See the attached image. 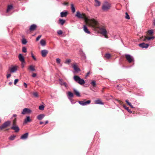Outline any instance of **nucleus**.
I'll use <instances>...</instances> for the list:
<instances>
[{"label": "nucleus", "mask_w": 155, "mask_h": 155, "mask_svg": "<svg viewBox=\"0 0 155 155\" xmlns=\"http://www.w3.org/2000/svg\"><path fill=\"white\" fill-rule=\"evenodd\" d=\"M13 116L14 117H16L17 116V115L16 114H14L13 115Z\"/></svg>", "instance_id": "obj_60"}, {"label": "nucleus", "mask_w": 155, "mask_h": 155, "mask_svg": "<svg viewBox=\"0 0 155 155\" xmlns=\"http://www.w3.org/2000/svg\"><path fill=\"white\" fill-rule=\"evenodd\" d=\"M32 94L33 97H39L38 93L37 92H33Z\"/></svg>", "instance_id": "obj_27"}, {"label": "nucleus", "mask_w": 155, "mask_h": 155, "mask_svg": "<svg viewBox=\"0 0 155 155\" xmlns=\"http://www.w3.org/2000/svg\"><path fill=\"white\" fill-rule=\"evenodd\" d=\"M83 30L84 32L88 34H90L91 32L88 30L87 27L86 25H84L83 26Z\"/></svg>", "instance_id": "obj_16"}, {"label": "nucleus", "mask_w": 155, "mask_h": 155, "mask_svg": "<svg viewBox=\"0 0 155 155\" xmlns=\"http://www.w3.org/2000/svg\"><path fill=\"white\" fill-rule=\"evenodd\" d=\"M95 103L98 104H103L102 102L99 100H97L95 101Z\"/></svg>", "instance_id": "obj_30"}, {"label": "nucleus", "mask_w": 155, "mask_h": 155, "mask_svg": "<svg viewBox=\"0 0 155 155\" xmlns=\"http://www.w3.org/2000/svg\"><path fill=\"white\" fill-rule=\"evenodd\" d=\"M60 81V84L61 85H64L65 87H68L67 84L65 82L63 81L62 80H59Z\"/></svg>", "instance_id": "obj_15"}, {"label": "nucleus", "mask_w": 155, "mask_h": 155, "mask_svg": "<svg viewBox=\"0 0 155 155\" xmlns=\"http://www.w3.org/2000/svg\"><path fill=\"white\" fill-rule=\"evenodd\" d=\"M44 107H45L44 105H41L39 106V109L40 110H43L44 109Z\"/></svg>", "instance_id": "obj_41"}, {"label": "nucleus", "mask_w": 155, "mask_h": 155, "mask_svg": "<svg viewBox=\"0 0 155 155\" xmlns=\"http://www.w3.org/2000/svg\"><path fill=\"white\" fill-rule=\"evenodd\" d=\"M75 16L78 18L84 19L86 24L89 26H93L94 25L97 24V22L95 21V20L94 19H89L85 13L77 11Z\"/></svg>", "instance_id": "obj_1"}, {"label": "nucleus", "mask_w": 155, "mask_h": 155, "mask_svg": "<svg viewBox=\"0 0 155 155\" xmlns=\"http://www.w3.org/2000/svg\"><path fill=\"white\" fill-rule=\"evenodd\" d=\"M37 75V74H36L35 73H33L32 75V77H35Z\"/></svg>", "instance_id": "obj_51"}, {"label": "nucleus", "mask_w": 155, "mask_h": 155, "mask_svg": "<svg viewBox=\"0 0 155 155\" xmlns=\"http://www.w3.org/2000/svg\"><path fill=\"white\" fill-rule=\"evenodd\" d=\"M48 53V51L46 50H42L41 52V55L43 57H45Z\"/></svg>", "instance_id": "obj_11"}, {"label": "nucleus", "mask_w": 155, "mask_h": 155, "mask_svg": "<svg viewBox=\"0 0 155 155\" xmlns=\"http://www.w3.org/2000/svg\"><path fill=\"white\" fill-rule=\"evenodd\" d=\"M24 86L26 88H27V84L25 83H24Z\"/></svg>", "instance_id": "obj_52"}, {"label": "nucleus", "mask_w": 155, "mask_h": 155, "mask_svg": "<svg viewBox=\"0 0 155 155\" xmlns=\"http://www.w3.org/2000/svg\"><path fill=\"white\" fill-rule=\"evenodd\" d=\"M111 7V4L107 2H105L103 4L102 9L103 11L107 12L110 9Z\"/></svg>", "instance_id": "obj_3"}, {"label": "nucleus", "mask_w": 155, "mask_h": 155, "mask_svg": "<svg viewBox=\"0 0 155 155\" xmlns=\"http://www.w3.org/2000/svg\"><path fill=\"white\" fill-rule=\"evenodd\" d=\"M91 102V101L90 100L86 101L85 99H84L83 101H78L79 103L83 106L89 104Z\"/></svg>", "instance_id": "obj_7"}, {"label": "nucleus", "mask_w": 155, "mask_h": 155, "mask_svg": "<svg viewBox=\"0 0 155 155\" xmlns=\"http://www.w3.org/2000/svg\"><path fill=\"white\" fill-rule=\"evenodd\" d=\"M71 60L70 59H67L64 62V63L67 64H69L71 62Z\"/></svg>", "instance_id": "obj_39"}, {"label": "nucleus", "mask_w": 155, "mask_h": 155, "mask_svg": "<svg viewBox=\"0 0 155 155\" xmlns=\"http://www.w3.org/2000/svg\"><path fill=\"white\" fill-rule=\"evenodd\" d=\"M11 129L14 130L16 132H18L20 130L19 127L17 126H12Z\"/></svg>", "instance_id": "obj_12"}, {"label": "nucleus", "mask_w": 155, "mask_h": 155, "mask_svg": "<svg viewBox=\"0 0 155 155\" xmlns=\"http://www.w3.org/2000/svg\"><path fill=\"white\" fill-rule=\"evenodd\" d=\"M116 88L120 91H121L123 89L122 86H120L119 85H117V86Z\"/></svg>", "instance_id": "obj_37"}, {"label": "nucleus", "mask_w": 155, "mask_h": 155, "mask_svg": "<svg viewBox=\"0 0 155 155\" xmlns=\"http://www.w3.org/2000/svg\"><path fill=\"white\" fill-rule=\"evenodd\" d=\"M45 115L43 114H41L38 115L37 117V119L39 120H41L44 117Z\"/></svg>", "instance_id": "obj_22"}, {"label": "nucleus", "mask_w": 155, "mask_h": 155, "mask_svg": "<svg viewBox=\"0 0 155 155\" xmlns=\"http://www.w3.org/2000/svg\"><path fill=\"white\" fill-rule=\"evenodd\" d=\"M130 106L132 108H134V107H133V105H132L131 104V105H130Z\"/></svg>", "instance_id": "obj_57"}, {"label": "nucleus", "mask_w": 155, "mask_h": 155, "mask_svg": "<svg viewBox=\"0 0 155 155\" xmlns=\"http://www.w3.org/2000/svg\"><path fill=\"white\" fill-rule=\"evenodd\" d=\"M73 68L76 71H78L80 70V69L78 68L76 65L74 64L73 66Z\"/></svg>", "instance_id": "obj_29"}, {"label": "nucleus", "mask_w": 155, "mask_h": 155, "mask_svg": "<svg viewBox=\"0 0 155 155\" xmlns=\"http://www.w3.org/2000/svg\"><path fill=\"white\" fill-rule=\"evenodd\" d=\"M123 107L127 111L130 113H132V111L130 109H129L125 105H123Z\"/></svg>", "instance_id": "obj_31"}, {"label": "nucleus", "mask_w": 155, "mask_h": 155, "mask_svg": "<svg viewBox=\"0 0 155 155\" xmlns=\"http://www.w3.org/2000/svg\"><path fill=\"white\" fill-rule=\"evenodd\" d=\"M74 92L75 94L78 97H80L81 95L79 92L75 89H74Z\"/></svg>", "instance_id": "obj_21"}, {"label": "nucleus", "mask_w": 155, "mask_h": 155, "mask_svg": "<svg viewBox=\"0 0 155 155\" xmlns=\"http://www.w3.org/2000/svg\"><path fill=\"white\" fill-rule=\"evenodd\" d=\"M37 28V25L35 24H33L30 27L29 30L30 31H34Z\"/></svg>", "instance_id": "obj_9"}, {"label": "nucleus", "mask_w": 155, "mask_h": 155, "mask_svg": "<svg viewBox=\"0 0 155 155\" xmlns=\"http://www.w3.org/2000/svg\"><path fill=\"white\" fill-rule=\"evenodd\" d=\"M153 33V30H149L147 31V33L150 35H152Z\"/></svg>", "instance_id": "obj_38"}, {"label": "nucleus", "mask_w": 155, "mask_h": 155, "mask_svg": "<svg viewBox=\"0 0 155 155\" xmlns=\"http://www.w3.org/2000/svg\"><path fill=\"white\" fill-rule=\"evenodd\" d=\"M118 101L119 103L120 104H121L122 103H123V102H122L121 101Z\"/></svg>", "instance_id": "obj_55"}, {"label": "nucleus", "mask_w": 155, "mask_h": 155, "mask_svg": "<svg viewBox=\"0 0 155 155\" xmlns=\"http://www.w3.org/2000/svg\"><path fill=\"white\" fill-rule=\"evenodd\" d=\"M31 56H32V58H33V59L35 60H36V58H35V57L34 56V55L32 53H31Z\"/></svg>", "instance_id": "obj_50"}, {"label": "nucleus", "mask_w": 155, "mask_h": 155, "mask_svg": "<svg viewBox=\"0 0 155 155\" xmlns=\"http://www.w3.org/2000/svg\"><path fill=\"white\" fill-rule=\"evenodd\" d=\"M41 35H39L37 38L36 39V41H38L39 40V39H40V38L41 37Z\"/></svg>", "instance_id": "obj_47"}, {"label": "nucleus", "mask_w": 155, "mask_h": 155, "mask_svg": "<svg viewBox=\"0 0 155 155\" xmlns=\"http://www.w3.org/2000/svg\"><path fill=\"white\" fill-rule=\"evenodd\" d=\"M125 101L127 103V104L129 106L131 105V103L129 102V101L127 100H126Z\"/></svg>", "instance_id": "obj_49"}, {"label": "nucleus", "mask_w": 155, "mask_h": 155, "mask_svg": "<svg viewBox=\"0 0 155 155\" xmlns=\"http://www.w3.org/2000/svg\"><path fill=\"white\" fill-rule=\"evenodd\" d=\"M125 14L126 16H125V18L127 19H130V17L127 13L126 12Z\"/></svg>", "instance_id": "obj_40"}, {"label": "nucleus", "mask_w": 155, "mask_h": 155, "mask_svg": "<svg viewBox=\"0 0 155 155\" xmlns=\"http://www.w3.org/2000/svg\"><path fill=\"white\" fill-rule=\"evenodd\" d=\"M104 57L107 59H109L111 57V54L109 53L106 54Z\"/></svg>", "instance_id": "obj_25"}, {"label": "nucleus", "mask_w": 155, "mask_h": 155, "mask_svg": "<svg viewBox=\"0 0 155 155\" xmlns=\"http://www.w3.org/2000/svg\"><path fill=\"white\" fill-rule=\"evenodd\" d=\"M16 121H17V118H15L12 122V126H17V124H16Z\"/></svg>", "instance_id": "obj_28"}, {"label": "nucleus", "mask_w": 155, "mask_h": 155, "mask_svg": "<svg viewBox=\"0 0 155 155\" xmlns=\"http://www.w3.org/2000/svg\"><path fill=\"white\" fill-rule=\"evenodd\" d=\"M95 21L97 22V24L95 25H94V26H90L92 27L95 30L99 29L100 32V33L103 35L105 38H108V37L107 35V32L105 27L102 26H99L97 21L96 20Z\"/></svg>", "instance_id": "obj_2"}, {"label": "nucleus", "mask_w": 155, "mask_h": 155, "mask_svg": "<svg viewBox=\"0 0 155 155\" xmlns=\"http://www.w3.org/2000/svg\"><path fill=\"white\" fill-rule=\"evenodd\" d=\"M12 84V82H9L8 83V84L10 85H11Z\"/></svg>", "instance_id": "obj_58"}, {"label": "nucleus", "mask_w": 155, "mask_h": 155, "mask_svg": "<svg viewBox=\"0 0 155 155\" xmlns=\"http://www.w3.org/2000/svg\"><path fill=\"white\" fill-rule=\"evenodd\" d=\"M56 62L58 64H60L61 62V60L60 58H57L56 59Z\"/></svg>", "instance_id": "obj_46"}, {"label": "nucleus", "mask_w": 155, "mask_h": 155, "mask_svg": "<svg viewBox=\"0 0 155 155\" xmlns=\"http://www.w3.org/2000/svg\"><path fill=\"white\" fill-rule=\"evenodd\" d=\"M68 95L69 97H73L74 96L73 94L71 92H68Z\"/></svg>", "instance_id": "obj_36"}, {"label": "nucleus", "mask_w": 155, "mask_h": 155, "mask_svg": "<svg viewBox=\"0 0 155 155\" xmlns=\"http://www.w3.org/2000/svg\"><path fill=\"white\" fill-rule=\"evenodd\" d=\"M48 121H46L45 122V124H48Z\"/></svg>", "instance_id": "obj_61"}, {"label": "nucleus", "mask_w": 155, "mask_h": 155, "mask_svg": "<svg viewBox=\"0 0 155 155\" xmlns=\"http://www.w3.org/2000/svg\"><path fill=\"white\" fill-rule=\"evenodd\" d=\"M57 33L58 35H62L63 34V31L61 30H59L57 31Z\"/></svg>", "instance_id": "obj_45"}, {"label": "nucleus", "mask_w": 155, "mask_h": 155, "mask_svg": "<svg viewBox=\"0 0 155 155\" xmlns=\"http://www.w3.org/2000/svg\"><path fill=\"white\" fill-rule=\"evenodd\" d=\"M40 43L42 46H45L46 45L45 41L43 39H42L41 40Z\"/></svg>", "instance_id": "obj_33"}, {"label": "nucleus", "mask_w": 155, "mask_h": 155, "mask_svg": "<svg viewBox=\"0 0 155 155\" xmlns=\"http://www.w3.org/2000/svg\"><path fill=\"white\" fill-rule=\"evenodd\" d=\"M94 5L95 6L97 7L100 6L101 3L98 0H94Z\"/></svg>", "instance_id": "obj_18"}, {"label": "nucleus", "mask_w": 155, "mask_h": 155, "mask_svg": "<svg viewBox=\"0 0 155 155\" xmlns=\"http://www.w3.org/2000/svg\"><path fill=\"white\" fill-rule=\"evenodd\" d=\"M59 23L61 24V25H63L65 23V21L63 19L60 18L59 20Z\"/></svg>", "instance_id": "obj_23"}, {"label": "nucleus", "mask_w": 155, "mask_h": 155, "mask_svg": "<svg viewBox=\"0 0 155 155\" xmlns=\"http://www.w3.org/2000/svg\"><path fill=\"white\" fill-rule=\"evenodd\" d=\"M43 123H43V122H41H41H40V124H43Z\"/></svg>", "instance_id": "obj_59"}, {"label": "nucleus", "mask_w": 155, "mask_h": 155, "mask_svg": "<svg viewBox=\"0 0 155 155\" xmlns=\"http://www.w3.org/2000/svg\"><path fill=\"white\" fill-rule=\"evenodd\" d=\"M18 58L19 60L22 62V63H25V60L23 56L21 54H20L18 56Z\"/></svg>", "instance_id": "obj_13"}, {"label": "nucleus", "mask_w": 155, "mask_h": 155, "mask_svg": "<svg viewBox=\"0 0 155 155\" xmlns=\"http://www.w3.org/2000/svg\"><path fill=\"white\" fill-rule=\"evenodd\" d=\"M71 9L72 13H74L75 12V9L74 7V5L73 4H71Z\"/></svg>", "instance_id": "obj_35"}, {"label": "nucleus", "mask_w": 155, "mask_h": 155, "mask_svg": "<svg viewBox=\"0 0 155 155\" xmlns=\"http://www.w3.org/2000/svg\"><path fill=\"white\" fill-rule=\"evenodd\" d=\"M31 120L30 118V117L29 116L27 117L26 119H25L24 121V123H27L28 122L31 121Z\"/></svg>", "instance_id": "obj_24"}, {"label": "nucleus", "mask_w": 155, "mask_h": 155, "mask_svg": "<svg viewBox=\"0 0 155 155\" xmlns=\"http://www.w3.org/2000/svg\"><path fill=\"white\" fill-rule=\"evenodd\" d=\"M10 123L11 122L9 121L5 122L0 126V129L1 130H3L8 127L10 125Z\"/></svg>", "instance_id": "obj_6"}, {"label": "nucleus", "mask_w": 155, "mask_h": 155, "mask_svg": "<svg viewBox=\"0 0 155 155\" xmlns=\"http://www.w3.org/2000/svg\"><path fill=\"white\" fill-rule=\"evenodd\" d=\"M28 134L27 133L24 134L21 137V139H27L28 137Z\"/></svg>", "instance_id": "obj_17"}, {"label": "nucleus", "mask_w": 155, "mask_h": 155, "mask_svg": "<svg viewBox=\"0 0 155 155\" xmlns=\"http://www.w3.org/2000/svg\"><path fill=\"white\" fill-rule=\"evenodd\" d=\"M74 80L79 84L82 85L85 83L84 80L78 76L75 75L74 77Z\"/></svg>", "instance_id": "obj_4"}, {"label": "nucleus", "mask_w": 155, "mask_h": 155, "mask_svg": "<svg viewBox=\"0 0 155 155\" xmlns=\"http://www.w3.org/2000/svg\"><path fill=\"white\" fill-rule=\"evenodd\" d=\"M31 112V110L30 109L27 108H25L23 109L21 114H25L30 113Z\"/></svg>", "instance_id": "obj_8"}, {"label": "nucleus", "mask_w": 155, "mask_h": 155, "mask_svg": "<svg viewBox=\"0 0 155 155\" xmlns=\"http://www.w3.org/2000/svg\"><path fill=\"white\" fill-rule=\"evenodd\" d=\"M22 51L23 52H26L27 51L26 48L25 47H23L22 49Z\"/></svg>", "instance_id": "obj_44"}, {"label": "nucleus", "mask_w": 155, "mask_h": 155, "mask_svg": "<svg viewBox=\"0 0 155 155\" xmlns=\"http://www.w3.org/2000/svg\"><path fill=\"white\" fill-rule=\"evenodd\" d=\"M154 38V37H148L145 36L144 38H141V39H142V40L143 41H145L146 39L149 40L151 39H153Z\"/></svg>", "instance_id": "obj_14"}, {"label": "nucleus", "mask_w": 155, "mask_h": 155, "mask_svg": "<svg viewBox=\"0 0 155 155\" xmlns=\"http://www.w3.org/2000/svg\"><path fill=\"white\" fill-rule=\"evenodd\" d=\"M17 67L16 66H14L10 69V71L11 72H14L17 70Z\"/></svg>", "instance_id": "obj_20"}, {"label": "nucleus", "mask_w": 155, "mask_h": 155, "mask_svg": "<svg viewBox=\"0 0 155 155\" xmlns=\"http://www.w3.org/2000/svg\"><path fill=\"white\" fill-rule=\"evenodd\" d=\"M13 6L12 5H8V8L7 10V12H8L9 11L12 9Z\"/></svg>", "instance_id": "obj_34"}, {"label": "nucleus", "mask_w": 155, "mask_h": 155, "mask_svg": "<svg viewBox=\"0 0 155 155\" xmlns=\"http://www.w3.org/2000/svg\"><path fill=\"white\" fill-rule=\"evenodd\" d=\"M139 46L142 48H147L149 46V45L148 44H145L144 43H140L139 44Z\"/></svg>", "instance_id": "obj_10"}, {"label": "nucleus", "mask_w": 155, "mask_h": 155, "mask_svg": "<svg viewBox=\"0 0 155 155\" xmlns=\"http://www.w3.org/2000/svg\"><path fill=\"white\" fill-rule=\"evenodd\" d=\"M90 74V72L89 71V72H88L86 74V77H87Z\"/></svg>", "instance_id": "obj_54"}, {"label": "nucleus", "mask_w": 155, "mask_h": 155, "mask_svg": "<svg viewBox=\"0 0 155 155\" xmlns=\"http://www.w3.org/2000/svg\"><path fill=\"white\" fill-rule=\"evenodd\" d=\"M27 41H26V39H23L22 40V43L23 44H26L27 43Z\"/></svg>", "instance_id": "obj_43"}, {"label": "nucleus", "mask_w": 155, "mask_h": 155, "mask_svg": "<svg viewBox=\"0 0 155 155\" xmlns=\"http://www.w3.org/2000/svg\"><path fill=\"white\" fill-rule=\"evenodd\" d=\"M9 129H7L5 130H8Z\"/></svg>", "instance_id": "obj_63"}, {"label": "nucleus", "mask_w": 155, "mask_h": 155, "mask_svg": "<svg viewBox=\"0 0 155 155\" xmlns=\"http://www.w3.org/2000/svg\"><path fill=\"white\" fill-rule=\"evenodd\" d=\"M91 83L92 85L94 87H95L96 86V82L95 81H92Z\"/></svg>", "instance_id": "obj_42"}, {"label": "nucleus", "mask_w": 155, "mask_h": 155, "mask_svg": "<svg viewBox=\"0 0 155 155\" xmlns=\"http://www.w3.org/2000/svg\"><path fill=\"white\" fill-rule=\"evenodd\" d=\"M64 4L65 5H68V2H65Z\"/></svg>", "instance_id": "obj_56"}, {"label": "nucleus", "mask_w": 155, "mask_h": 155, "mask_svg": "<svg viewBox=\"0 0 155 155\" xmlns=\"http://www.w3.org/2000/svg\"><path fill=\"white\" fill-rule=\"evenodd\" d=\"M16 136L14 135H12L11 136L8 138L9 140H14L16 137Z\"/></svg>", "instance_id": "obj_32"}, {"label": "nucleus", "mask_w": 155, "mask_h": 155, "mask_svg": "<svg viewBox=\"0 0 155 155\" xmlns=\"http://www.w3.org/2000/svg\"><path fill=\"white\" fill-rule=\"evenodd\" d=\"M125 57L127 60L130 63L134 62V58L129 54H126L125 55Z\"/></svg>", "instance_id": "obj_5"}, {"label": "nucleus", "mask_w": 155, "mask_h": 155, "mask_svg": "<svg viewBox=\"0 0 155 155\" xmlns=\"http://www.w3.org/2000/svg\"><path fill=\"white\" fill-rule=\"evenodd\" d=\"M22 68H23L24 67V66L23 65V63H22Z\"/></svg>", "instance_id": "obj_62"}, {"label": "nucleus", "mask_w": 155, "mask_h": 155, "mask_svg": "<svg viewBox=\"0 0 155 155\" xmlns=\"http://www.w3.org/2000/svg\"><path fill=\"white\" fill-rule=\"evenodd\" d=\"M19 80L18 79H16L15 80L14 84L15 85L18 82Z\"/></svg>", "instance_id": "obj_48"}, {"label": "nucleus", "mask_w": 155, "mask_h": 155, "mask_svg": "<svg viewBox=\"0 0 155 155\" xmlns=\"http://www.w3.org/2000/svg\"><path fill=\"white\" fill-rule=\"evenodd\" d=\"M28 69L32 71H35V66H33L32 65H30L28 68Z\"/></svg>", "instance_id": "obj_26"}, {"label": "nucleus", "mask_w": 155, "mask_h": 155, "mask_svg": "<svg viewBox=\"0 0 155 155\" xmlns=\"http://www.w3.org/2000/svg\"><path fill=\"white\" fill-rule=\"evenodd\" d=\"M11 76V74H8L7 75V78H9Z\"/></svg>", "instance_id": "obj_53"}, {"label": "nucleus", "mask_w": 155, "mask_h": 155, "mask_svg": "<svg viewBox=\"0 0 155 155\" xmlns=\"http://www.w3.org/2000/svg\"><path fill=\"white\" fill-rule=\"evenodd\" d=\"M68 14V13L67 12H61L60 13L61 17H66Z\"/></svg>", "instance_id": "obj_19"}]
</instances>
